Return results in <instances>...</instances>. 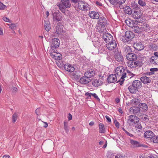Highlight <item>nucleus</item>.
Returning <instances> with one entry per match:
<instances>
[{"instance_id":"5701e85b","label":"nucleus","mask_w":158,"mask_h":158,"mask_svg":"<svg viewBox=\"0 0 158 158\" xmlns=\"http://www.w3.org/2000/svg\"><path fill=\"white\" fill-rule=\"evenodd\" d=\"M141 82H142L144 84H148L151 82V80L150 78L146 76H143L140 78Z\"/></svg>"},{"instance_id":"f704fd0d","label":"nucleus","mask_w":158,"mask_h":158,"mask_svg":"<svg viewBox=\"0 0 158 158\" xmlns=\"http://www.w3.org/2000/svg\"><path fill=\"white\" fill-rule=\"evenodd\" d=\"M64 129L66 132L68 133L69 131V127L68 126V123L66 121L64 122Z\"/></svg>"},{"instance_id":"72a5a7b5","label":"nucleus","mask_w":158,"mask_h":158,"mask_svg":"<svg viewBox=\"0 0 158 158\" xmlns=\"http://www.w3.org/2000/svg\"><path fill=\"white\" fill-rule=\"evenodd\" d=\"M99 132L102 133H105V130L104 127V124L102 123H100L99 124Z\"/></svg>"},{"instance_id":"680f3d73","label":"nucleus","mask_w":158,"mask_h":158,"mask_svg":"<svg viewBox=\"0 0 158 158\" xmlns=\"http://www.w3.org/2000/svg\"><path fill=\"white\" fill-rule=\"evenodd\" d=\"M106 59L109 61L112 62V60L111 57L108 55H107Z\"/></svg>"},{"instance_id":"5fc2aeb1","label":"nucleus","mask_w":158,"mask_h":158,"mask_svg":"<svg viewBox=\"0 0 158 158\" xmlns=\"http://www.w3.org/2000/svg\"><path fill=\"white\" fill-rule=\"evenodd\" d=\"M126 74H127L126 72H123V73H122V77H121V79H123L124 78L126 77Z\"/></svg>"},{"instance_id":"774afa93","label":"nucleus","mask_w":158,"mask_h":158,"mask_svg":"<svg viewBox=\"0 0 158 158\" xmlns=\"http://www.w3.org/2000/svg\"><path fill=\"white\" fill-rule=\"evenodd\" d=\"M68 120H69V121H70V120H71L72 119V115L70 113H69V116H68Z\"/></svg>"},{"instance_id":"0eeeda50","label":"nucleus","mask_w":158,"mask_h":158,"mask_svg":"<svg viewBox=\"0 0 158 158\" xmlns=\"http://www.w3.org/2000/svg\"><path fill=\"white\" fill-rule=\"evenodd\" d=\"M102 38L107 44L112 42L113 41V36L108 33L104 34L102 36Z\"/></svg>"},{"instance_id":"f257e3e1","label":"nucleus","mask_w":158,"mask_h":158,"mask_svg":"<svg viewBox=\"0 0 158 158\" xmlns=\"http://www.w3.org/2000/svg\"><path fill=\"white\" fill-rule=\"evenodd\" d=\"M142 86L141 81L138 80L133 81L132 85L128 87V89L131 94H136L138 91V89Z\"/></svg>"},{"instance_id":"2eb2a0df","label":"nucleus","mask_w":158,"mask_h":158,"mask_svg":"<svg viewBox=\"0 0 158 158\" xmlns=\"http://www.w3.org/2000/svg\"><path fill=\"white\" fill-rule=\"evenodd\" d=\"M107 80L109 83H115L117 80L116 74H111L109 75L107 77Z\"/></svg>"},{"instance_id":"1a4fd4ad","label":"nucleus","mask_w":158,"mask_h":158,"mask_svg":"<svg viewBox=\"0 0 158 158\" xmlns=\"http://www.w3.org/2000/svg\"><path fill=\"white\" fill-rule=\"evenodd\" d=\"M83 75V73L80 71H74L73 73V77L77 81H79Z\"/></svg>"},{"instance_id":"c85d7f7f","label":"nucleus","mask_w":158,"mask_h":158,"mask_svg":"<svg viewBox=\"0 0 158 158\" xmlns=\"http://www.w3.org/2000/svg\"><path fill=\"white\" fill-rule=\"evenodd\" d=\"M102 84V81L99 79H95L92 83V85L95 87H98Z\"/></svg>"},{"instance_id":"39448f33","label":"nucleus","mask_w":158,"mask_h":158,"mask_svg":"<svg viewBox=\"0 0 158 158\" xmlns=\"http://www.w3.org/2000/svg\"><path fill=\"white\" fill-rule=\"evenodd\" d=\"M77 6L79 10L84 11L89 10L90 8L89 5L87 3L81 0L78 4Z\"/></svg>"},{"instance_id":"2f4dec72","label":"nucleus","mask_w":158,"mask_h":158,"mask_svg":"<svg viewBox=\"0 0 158 158\" xmlns=\"http://www.w3.org/2000/svg\"><path fill=\"white\" fill-rule=\"evenodd\" d=\"M55 50H50L49 52L51 56L54 59L56 60L59 52H55Z\"/></svg>"},{"instance_id":"c9c22d12","label":"nucleus","mask_w":158,"mask_h":158,"mask_svg":"<svg viewBox=\"0 0 158 158\" xmlns=\"http://www.w3.org/2000/svg\"><path fill=\"white\" fill-rule=\"evenodd\" d=\"M44 27L46 31H49L50 29V24L48 22H45L44 23Z\"/></svg>"},{"instance_id":"ddd939ff","label":"nucleus","mask_w":158,"mask_h":158,"mask_svg":"<svg viewBox=\"0 0 158 158\" xmlns=\"http://www.w3.org/2000/svg\"><path fill=\"white\" fill-rule=\"evenodd\" d=\"M128 120L130 122L135 124L139 121V118L137 116L131 115L129 116Z\"/></svg>"},{"instance_id":"423d86ee","label":"nucleus","mask_w":158,"mask_h":158,"mask_svg":"<svg viewBox=\"0 0 158 158\" xmlns=\"http://www.w3.org/2000/svg\"><path fill=\"white\" fill-rule=\"evenodd\" d=\"M114 57L116 60L119 63L123 62L124 60L123 57L121 54L120 51L118 50H115L113 52Z\"/></svg>"},{"instance_id":"dca6fc26","label":"nucleus","mask_w":158,"mask_h":158,"mask_svg":"<svg viewBox=\"0 0 158 158\" xmlns=\"http://www.w3.org/2000/svg\"><path fill=\"white\" fill-rule=\"evenodd\" d=\"M125 71V69L123 66L118 67L115 69V74L117 76H120Z\"/></svg>"},{"instance_id":"4468645a","label":"nucleus","mask_w":158,"mask_h":158,"mask_svg":"<svg viewBox=\"0 0 158 158\" xmlns=\"http://www.w3.org/2000/svg\"><path fill=\"white\" fill-rule=\"evenodd\" d=\"M64 68L65 70L70 72H74L75 69L74 68L73 66L68 64H64Z\"/></svg>"},{"instance_id":"9d476101","label":"nucleus","mask_w":158,"mask_h":158,"mask_svg":"<svg viewBox=\"0 0 158 158\" xmlns=\"http://www.w3.org/2000/svg\"><path fill=\"white\" fill-rule=\"evenodd\" d=\"M89 15L90 18L93 19H98L100 17L99 13L95 11H90Z\"/></svg>"},{"instance_id":"f8f14e48","label":"nucleus","mask_w":158,"mask_h":158,"mask_svg":"<svg viewBox=\"0 0 158 158\" xmlns=\"http://www.w3.org/2000/svg\"><path fill=\"white\" fill-rule=\"evenodd\" d=\"M60 45V41L59 39L54 38L52 39V43L51 44L52 48H56Z\"/></svg>"},{"instance_id":"f3484780","label":"nucleus","mask_w":158,"mask_h":158,"mask_svg":"<svg viewBox=\"0 0 158 158\" xmlns=\"http://www.w3.org/2000/svg\"><path fill=\"white\" fill-rule=\"evenodd\" d=\"M126 58L128 61L136 60L137 57L136 55L133 53H128L126 56Z\"/></svg>"},{"instance_id":"473e14b6","label":"nucleus","mask_w":158,"mask_h":158,"mask_svg":"<svg viewBox=\"0 0 158 158\" xmlns=\"http://www.w3.org/2000/svg\"><path fill=\"white\" fill-rule=\"evenodd\" d=\"M105 29V26L98 24L96 28V31L99 33H101L103 32Z\"/></svg>"},{"instance_id":"58836bf2","label":"nucleus","mask_w":158,"mask_h":158,"mask_svg":"<svg viewBox=\"0 0 158 158\" xmlns=\"http://www.w3.org/2000/svg\"><path fill=\"white\" fill-rule=\"evenodd\" d=\"M125 22L126 24L129 27H132L134 26L132 23V21L130 19H127L125 20Z\"/></svg>"},{"instance_id":"09e8293b","label":"nucleus","mask_w":158,"mask_h":158,"mask_svg":"<svg viewBox=\"0 0 158 158\" xmlns=\"http://www.w3.org/2000/svg\"><path fill=\"white\" fill-rule=\"evenodd\" d=\"M157 48V46L155 44H152L151 45H150V49H155Z\"/></svg>"},{"instance_id":"e2e57ef3","label":"nucleus","mask_w":158,"mask_h":158,"mask_svg":"<svg viewBox=\"0 0 158 158\" xmlns=\"http://www.w3.org/2000/svg\"><path fill=\"white\" fill-rule=\"evenodd\" d=\"M95 4L98 6H102V4L100 2L98 1H96L95 2Z\"/></svg>"},{"instance_id":"49530a36","label":"nucleus","mask_w":158,"mask_h":158,"mask_svg":"<svg viewBox=\"0 0 158 158\" xmlns=\"http://www.w3.org/2000/svg\"><path fill=\"white\" fill-rule=\"evenodd\" d=\"M92 96L95 98L98 101L100 102V100L98 95L95 93L92 94Z\"/></svg>"},{"instance_id":"3c124183","label":"nucleus","mask_w":158,"mask_h":158,"mask_svg":"<svg viewBox=\"0 0 158 158\" xmlns=\"http://www.w3.org/2000/svg\"><path fill=\"white\" fill-rule=\"evenodd\" d=\"M72 2L74 3L75 4L78 5V4L80 2L81 0H71Z\"/></svg>"},{"instance_id":"4be33fe9","label":"nucleus","mask_w":158,"mask_h":158,"mask_svg":"<svg viewBox=\"0 0 158 158\" xmlns=\"http://www.w3.org/2000/svg\"><path fill=\"white\" fill-rule=\"evenodd\" d=\"M126 0H110V3L114 5H120L125 3Z\"/></svg>"},{"instance_id":"ea45409f","label":"nucleus","mask_w":158,"mask_h":158,"mask_svg":"<svg viewBox=\"0 0 158 158\" xmlns=\"http://www.w3.org/2000/svg\"><path fill=\"white\" fill-rule=\"evenodd\" d=\"M18 114L16 113H14L12 115V122L15 123L17 119Z\"/></svg>"},{"instance_id":"37998d69","label":"nucleus","mask_w":158,"mask_h":158,"mask_svg":"<svg viewBox=\"0 0 158 158\" xmlns=\"http://www.w3.org/2000/svg\"><path fill=\"white\" fill-rule=\"evenodd\" d=\"M138 3L141 6H145L146 5L145 2L141 0H139L138 1Z\"/></svg>"},{"instance_id":"13d9d810","label":"nucleus","mask_w":158,"mask_h":158,"mask_svg":"<svg viewBox=\"0 0 158 158\" xmlns=\"http://www.w3.org/2000/svg\"><path fill=\"white\" fill-rule=\"evenodd\" d=\"M150 71L154 73V72L156 71L157 72L158 71V69L157 68H151L150 69Z\"/></svg>"},{"instance_id":"7ed1b4c3","label":"nucleus","mask_w":158,"mask_h":158,"mask_svg":"<svg viewBox=\"0 0 158 158\" xmlns=\"http://www.w3.org/2000/svg\"><path fill=\"white\" fill-rule=\"evenodd\" d=\"M127 63L128 67L132 69H135L137 67H141L144 63L142 60L136 59L128 61Z\"/></svg>"},{"instance_id":"c756f323","label":"nucleus","mask_w":158,"mask_h":158,"mask_svg":"<svg viewBox=\"0 0 158 158\" xmlns=\"http://www.w3.org/2000/svg\"><path fill=\"white\" fill-rule=\"evenodd\" d=\"M150 62L155 65H158V57L152 56L150 59Z\"/></svg>"},{"instance_id":"e433bc0d","label":"nucleus","mask_w":158,"mask_h":158,"mask_svg":"<svg viewBox=\"0 0 158 158\" xmlns=\"http://www.w3.org/2000/svg\"><path fill=\"white\" fill-rule=\"evenodd\" d=\"M124 11L126 14L131 15V9L128 6H126L124 9Z\"/></svg>"},{"instance_id":"4d7b16f0","label":"nucleus","mask_w":158,"mask_h":158,"mask_svg":"<svg viewBox=\"0 0 158 158\" xmlns=\"http://www.w3.org/2000/svg\"><path fill=\"white\" fill-rule=\"evenodd\" d=\"M114 123L115 124V126L117 128L119 127V123L116 120L114 121Z\"/></svg>"},{"instance_id":"412c9836","label":"nucleus","mask_w":158,"mask_h":158,"mask_svg":"<svg viewBox=\"0 0 158 158\" xmlns=\"http://www.w3.org/2000/svg\"><path fill=\"white\" fill-rule=\"evenodd\" d=\"M98 19H99L98 20V24L105 26V25L107 24V21L106 18L101 17H99Z\"/></svg>"},{"instance_id":"4c0bfd02","label":"nucleus","mask_w":158,"mask_h":158,"mask_svg":"<svg viewBox=\"0 0 158 158\" xmlns=\"http://www.w3.org/2000/svg\"><path fill=\"white\" fill-rule=\"evenodd\" d=\"M131 104L132 105H137L139 103L138 99L136 98H134L131 101Z\"/></svg>"},{"instance_id":"052dcab7","label":"nucleus","mask_w":158,"mask_h":158,"mask_svg":"<svg viewBox=\"0 0 158 158\" xmlns=\"http://www.w3.org/2000/svg\"><path fill=\"white\" fill-rule=\"evenodd\" d=\"M35 113L37 115H40V112L39 108H37L35 110Z\"/></svg>"},{"instance_id":"a19ab883","label":"nucleus","mask_w":158,"mask_h":158,"mask_svg":"<svg viewBox=\"0 0 158 158\" xmlns=\"http://www.w3.org/2000/svg\"><path fill=\"white\" fill-rule=\"evenodd\" d=\"M151 140L152 142L155 143H158V135L156 136L155 137H153L151 138Z\"/></svg>"},{"instance_id":"6e6d98bb","label":"nucleus","mask_w":158,"mask_h":158,"mask_svg":"<svg viewBox=\"0 0 158 158\" xmlns=\"http://www.w3.org/2000/svg\"><path fill=\"white\" fill-rule=\"evenodd\" d=\"M92 93H88V92H87L86 93H85V96H88L89 97L88 98L89 99H90L91 98V95H92Z\"/></svg>"},{"instance_id":"6e6552de","label":"nucleus","mask_w":158,"mask_h":158,"mask_svg":"<svg viewBox=\"0 0 158 158\" xmlns=\"http://www.w3.org/2000/svg\"><path fill=\"white\" fill-rule=\"evenodd\" d=\"M53 19L55 21H60L62 18L61 13L59 12H55L52 14Z\"/></svg>"},{"instance_id":"a18cd8bd","label":"nucleus","mask_w":158,"mask_h":158,"mask_svg":"<svg viewBox=\"0 0 158 158\" xmlns=\"http://www.w3.org/2000/svg\"><path fill=\"white\" fill-rule=\"evenodd\" d=\"M115 158H127V157L125 155L123 156L121 154H118L115 156Z\"/></svg>"},{"instance_id":"20e7f679","label":"nucleus","mask_w":158,"mask_h":158,"mask_svg":"<svg viewBox=\"0 0 158 158\" xmlns=\"http://www.w3.org/2000/svg\"><path fill=\"white\" fill-rule=\"evenodd\" d=\"M134 34L131 31H127L125 32V35L123 36L122 39L125 43L130 41L134 38Z\"/></svg>"},{"instance_id":"7c9ffc66","label":"nucleus","mask_w":158,"mask_h":158,"mask_svg":"<svg viewBox=\"0 0 158 158\" xmlns=\"http://www.w3.org/2000/svg\"><path fill=\"white\" fill-rule=\"evenodd\" d=\"M62 26L57 25L56 27V30L57 33L58 34H62L64 31L62 29Z\"/></svg>"},{"instance_id":"79ce46f5","label":"nucleus","mask_w":158,"mask_h":158,"mask_svg":"<svg viewBox=\"0 0 158 158\" xmlns=\"http://www.w3.org/2000/svg\"><path fill=\"white\" fill-rule=\"evenodd\" d=\"M6 8V6L0 2V10H4Z\"/></svg>"},{"instance_id":"c03bdc74","label":"nucleus","mask_w":158,"mask_h":158,"mask_svg":"<svg viewBox=\"0 0 158 158\" xmlns=\"http://www.w3.org/2000/svg\"><path fill=\"white\" fill-rule=\"evenodd\" d=\"M139 43H135L134 45V47L135 49H140L139 47Z\"/></svg>"},{"instance_id":"338daca9","label":"nucleus","mask_w":158,"mask_h":158,"mask_svg":"<svg viewBox=\"0 0 158 158\" xmlns=\"http://www.w3.org/2000/svg\"><path fill=\"white\" fill-rule=\"evenodd\" d=\"M146 75H152L154 74V73L152 72L151 71L150 72H148L145 73Z\"/></svg>"},{"instance_id":"de8ad7c7","label":"nucleus","mask_w":158,"mask_h":158,"mask_svg":"<svg viewBox=\"0 0 158 158\" xmlns=\"http://www.w3.org/2000/svg\"><path fill=\"white\" fill-rule=\"evenodd\" d=\"M106 155L107 157L109 158H112V157H113V155L112 154V153L110 151H108L107 152Z\"/></svg>"},{"instance_id":"0e129e2a","label":"nucleus","mask_w":158,"mask_h":158,"mask_svg":"<svg viewBox=\"0 0 158 158\" xmlns=\"http://www.w3.org/2000/svg\"><path fill=\"white\" fill-rule=\"evenodd\" d=\"M105 117L108 122H109V123L111 122V119L108 116H107V115Z\"/></svg>"},{"instance_id":"8fccbe9b","label":"nucleus","mask_w":158,"mask_h":158,"mask_svg":"<svg viewBox=\"0 0 158 158\" xmlns=\"http://www.w3.org/2000/svg\"><path fill=\"white\" fill-rule=\"evenodd\" d=\"M135 128H136L137 129H141L142 128V126L140 123H138L135 126Z\"/></svg>"},{"instance_id":"9b49d317","label":"nucleus","mask_w":158,"mask_h":158,"mask_svg":"<svg viewBox=\"0 0 158 158\" xmlns=\"http://www.w3.org/2000/svg\"><path fill=\"white\" fill-rule=\"evenodd\" d=\"M90 81L89 78L87 76H82L79 82L82 84H86L89 83Z\"/></svg>"},{"instance_id":"bf43d9fd","label":"nucleus","mask_w":158,"mask_h":158,"mask_svg":"<svg viewBox=\"0 0 158 158\" xmlns=\"http://www.w3.org/2000/svg\"><path fill=\"white\" fill-rule=\"evenodd\" d=\"M2 19L3 20L6 22H10V20L7 18V17H3L2 18Z\"/></svg>"},{"instance_id":"bb28decb","label":"nucleus","mask_w":158,"mask_h":158,"mask_svg":"<svg viewBox=\"0 0 158 158\" xmlns=\"http://www.w3.org/2000/svg\"><path fill=\"white\" fill-rule=\"evenodd\" d=\"M132 16L134 19L139 20L141 17V14L139 11L135 10L132 13Z\"/></svg>"},{"instance_id":"aec40b11","label":"nucleus","mask_w":158,"mask_h":158,"mask_svg":"<svg viewBox=\"0 0 158 158\" xmlns=\"http://www.w3.org/2000/svg\"><path fill=\"white\" fill-rule=\"evenodd\" d=\"M143 135L145 138H150L151 139L155 135L153 132L150 130H148L145 132Z\"/></svg>"},{"instance_id":"b1692460","label":"nucleus","mask_w":158,"mask_h":158,"mask_svg":"<svg viewBox=\"0 0 158 158\" xmlns=\"http://www.w3.org/2000/svg\"><path fill=\"white\" fill-rule=\"evenodd\" d=\"M95 71L94 69H90L84 73L85 76H87L89 78L94 77L95 74Z\"/></svg>"},{"instance_id":"cd10ccee","label":"nucleus","mask_w":158,"mask_h":158,"mask_svg":"<svg viewBox=\"0 0 158 158\" xmlns=\"http://www.w3.org/2000/svg\"><path fill=\"white\" fill-rule=\"evenodd\" d=\"M139 108L142 111H146L148 110V106L146 104L144 103H140L139 105Z\"/></svg>"},{"instance_id":"393cba45","label":"nucleus","mask_w":158,"mask_h":158,"mask_svg":"<svg viewBox=\"0 0 158 158\" xmlns=\"http://www.w3.org/2000/svg\"><path fill=\"white\" fill-rule=\"evenodd\" d=\"M141 109L139 107L133 106L130 108V110L133 112L135 115L139 114L140 113Z\"/></svg>"},{"instance_id":"a211bd4d","label":"nucleus","mask_w":158,"mask_h":158,"mask_svg":"<svg viewBox=\"0 0 158 158\" xmlns=\"http://www.w3.org/2000/svg\"><path fill=\"white\" fill-rule=\"evenodd\" d=\"M133 31L138 34H141L144 30V28L137 26H133L132 27Z\"/></svg>"},{"instance_id":"a878e982","label":"nucleus","mask_w":158,"mask_h":158,"mask_svg":"<svg viewBox=\"0 0 158 158\" xmlns=\"http://www.w3.org/2000/svg\"><path fill=\"white\" fill-rule=\"evenodd\" d=\"M117 46L115 40L106 44V47L108 49H112L115 48Z\"/></svg>"},{"instance_id":"6ab92c4d","label":"nucleus","mask_w":158,"mask_h":158,"mask_svg":"<svg viewBox=\"0 0 158 158\" xmlns=\"http://www.w3.org/2000/svg\"><path fill=\"white\" fill-rule=\"evenodd\" d=\"M130 143L131 144L135 147H145V145L142 144H140L137 141L133 140L131 139H130Z\"/></svg>"},{"instance_id":"603ef678","label":"nucleus","mask_w":158,"mask_h":158,"mask_svg":"<svg viewBox=\"0 0 158 158\" xmlns=\"http://www.w3.org/2000/svg\"><path fill=\"white\" fill-rule=\"evenodd\" d=\"M16 24L14 23L11 24L10 26V27L12 30H14L16 27Z\"/></svg>"},{"instance_id":"69168bd1","label":"nucleus","mask_w":158,"mask_h":158,"mask_svg":"<svg viewBox=\"0 0 158 158\" xmlns=\"http://www.w3.org/2000/svg\"><path fill=\"white\" fill-rule=\"evenodd\" d=\"M139 47L141 49H143L144 48V45L141 43H139Z\"/></svg>"},{"instance_id":"864d4df0","label":"nucleus","mask_w":158,"mask_h":158,"mask_svg":"<svg viewBox=\"0 0 158 158\" xmlns=\"http://www.w3.org/2000/svg\"><path fill=\"white\" fill-rule=\"evenodd\" d=\"M62 57V55L60 54V53H59V54H58V56H57V57L56 58V60H60L61 59Z\"/></svg>"},{"instance_id":"f03ea898","label":"nucleus","mask_w":158,"mask_h":158,"mask_svg":"<svg viewBox=\"0 0 158 158\" xmlns=\"http://www.w3.org/2000/svg\"><path fill=\"white\" fill-rule=\"evenodd\" d=\"M57 6L63 13H64L66 8L71 7V4L69 0H61V2L58 4Z\"/></svg>"}]
</instances>
